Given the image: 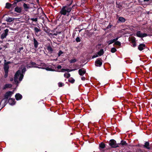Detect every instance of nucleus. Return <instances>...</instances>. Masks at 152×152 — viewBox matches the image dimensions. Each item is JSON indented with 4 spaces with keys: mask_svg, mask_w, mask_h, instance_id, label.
Segmentation results:
<instances>
[{
    "mask_svg": "<svg viewBox=\"0 0 152 152\" xmlns=\"http://www.w3.org/2000/svg\"><path fill=\"white\" fill-rule=\"evenodd\" d=\"M63 53V52L61 50H60L58 53V56H60Z\"/></svg>",
    "mask_w": 152,
    "mask_h": 152,
    "instance_id": "37998d69",
    "label": "nucleus"
},
{
    "mask_svg": "<svg viewBox=\"0 0 152 152\" xmlns=\"http://www.w3.org/2000/svg\"><path fill=\"white\" fill-rule=\"evenodd\" d=\"M86 73L85 69L82 70V69H79L78 70V73L80 76H83Z\"/></svg>",
    "mask_w": 152,
    "mask_h": 152,
    "instance_id": "4468645a",
    "label": "nucleus"
},
{
    "mask_svg": "<svg viewBox=\"0 0 152 152\" xmlns=\"http://www.w3.org/2000/svg\"><path fill=\"white\" fill-rule=\"evenodd\" d=\"M15 97L17 100H20L22 98V95L19 93L16 94L15 96Z\"/></svg>",
    "mask_w": 152,
    "mask_h": 152,
    "instance_id": "f8f14e48",
    "label": "nucleus"
},
{
    "mask_svg": "<svg viewBox=\"0 0 152 152\" xmlns=\"http://www.w3.org/2000/svg\"><path fill=\"white\" fill-rule=\"evenodd\" d=\"M44 69H45L47 71H57L56 70H54V69H52L51 68H49L48 67H47V66H46V67H45V68Z\"/></svg>",
    "mask_w": 152,
    "mask_h": 152,
    "instance_id": "393cba45",
    "label": "nucleus"
},
{
    "mask_svg": "<svg viewBox=\"0 0 152 152\" xmlns=\"http://www.w3.org/2000/svg\"><path fill=\"white\" fill-rule=\"evenodd\" d=\"M10 81H13V78H10Z\"/></svg>",
    "mask_w": 152,
    "mask_h": 152,
    "instance_id": "774afa93",
    "label": "nucleus"
},
{
    "mask_svg": "<svg viewBox=\"0 0 152 152\" xmlns=\"http://www.w3.org/2000/svg\"><path fill=\"white\" fill-rule=\"evenodd\" d=\"M146 47V46L145 44L142 43L140 44L138 46V49L139 50L142 51Z\"/></svg>",
    "mask_w": 152,
    "mask_h": 152,
    "instance_id": "6e6552de",
    "label": "nucleus"
},
{
    "mask_svg": "<svg viewBox=\"0 0 152 152\" xmlns=\"http://www.w3.org/2000/svg\"><path fill=\"white\" fill-rule=\"evenodd\" d=\"M19 76H20V77L19 78V80L21 81L23 78L24 76L23 74H21L20 71L18 70L15 73L14 75V77L15 78H18Z\"/></svg>",
    "mask_w": 152,
    "mask_h": 152,
    "instance_id": "7ed1b4c3",
    "label": "nucleus"
},
{
    "mask_svg": "<svg viewBox=\"0 0 152 152\" xmlns=\"http://www.w3.org/2000/svg\"><path fill=\"white\" fill-rule=\"evenodd\" d=\"M126 21V19L123 17H120L118 18V22L124 23Z\"/></svg>",
    "mask_w": 152,
    "mask_h": 152,
    "instance_id": "dca6fc26",
    "label": "nucleus"
},
{
    "mask_svg": "<svg viewBox=\"0 0 152 152\" xmlns=\"http://www.w3.org/2000/svg\"><path fill=\"white\" fill-rule=\"evenodd\" d=\"M11 63V62H10V61H8L7 62H6L5 63H4V64H5V65H8V64H10Z\"/></svg>",
    "mask_w": 152,
    "mask_h": 152,
    "instance_id": "4d7b16f0",
    "label": "nucleus"
},
{
    "mask_svg": "<svg viewBox=\"0 0 152 152\" xmlns=\"http://www.w3.org/2000/svg\"><path fill=\"white\" fill-rule=\"evenodd\" d=\"M46 48L47 49L48 51V53H49L50 54H51L53 53L54 50L53 48L51 47L50 45H48L47 47Z\"/></svg>",
    "mask_w": 152,
    "mask_h": 152,
    "instance_id": "ddd939ff",
    "label": "nucleus"
},
{
    "mask_svg": "<svg viewBox=\"0 0 152 152\" xmlns=\"http://www.w3.org/2000/svg\"><path fill=\"white\" fill-rule=\"evenodd\" d=\"M104 53V52L103 50V49H101L97 53V54L98 56H101Z\"/></svg>",
    "mask_w": 152,
    "mask_h": 152,
    "instance_id": "5701e85b",
    "label": "nucleus"
},
{
    "mask_svg": "<svg viewBox=\"0 0 152 152\" xmlns=\"http://www.w3.org/2000/svg\"><path fill=\"white\" fill-rule=\"evenodd\" d=\"M110 149V148H109V147L108 148H106V149L105 150H104V151H103V152H106L105 151L108 150V149Z\"/></svg>",
    "mask_w": 152,
    "mask_h": 152,
    "instance_id": "e2e57ef3",
    "label": "nucleus"
},
{
    "mask_svg": "<svg viewBox=\"0 0 152 152\" xmlns=\"http://www.w3.org/2000/svg\"><path fill=\"white\" fill-rule=\"evenodd\" d=\"M14 20V18H8L6 19V21L7 22H11Z\"/></svg>",
    "mask_w": 152,
    "mask_h": 152,
    "instance_id": "c85d7f7f",
    "label": "nucleus"
},
{
    "mask_svg": "<svg viewBox=\"0 0 152 152\" xmlns=\"http://www.w3.org/2000/svg\"><path fill=\"white\" fill-rule=\"evenodd\" d=\"M23 7L26 11H27V10L30 8L29 5L25 3H24L23 4Z\"/></svg>",
    "mask_w": 152,
    "mask_h": 152,
    "instance_id": "412c9836",
    "label": "nucleus"
},
{
    "mask_svg": "<svg viewBox=\"0 0 152 152\" xmlns=\"http://www.w3.org/2000/svg\"><path fill=\"white\" fill-rule=\"evenodd\" d=\"M28 65H31V66H37L38 64L36 63H35L33 62V61H31L29 64H28Z\"/></svg>",
    "mask_w": 152,
    "mask_h": 152,
    "instance_id": "7c9ffc66",
    "label": "nucleus"
},
{
    "mask_svg": "<svg viewBox=\"0 0 152 152\" xmlns=\"http://www.w3.org/2000/svg\"><path fill=\"white\" fill-rule=\"evenodd\" d=\"M140 127L142 129H146L147 127L145 124H141L140 125Z\"/></svg>",
    "mask_w": 152,
    "mask_h": 152,
    "instance_id": "b1692460",
    "label": "nucleus"
},
{
    "mask_svg": "<svg viewBox=\"0 0 152 152\" xmlns=\"http://www.w3.org/2000/svg\"><path fill=\"white\" fill-rule=\"evenodd\" d=\"M81 80L83 81H84L86 80V78L84 77H82L81 78Z\"/></svg>",
    "mask_w": 152,
    "mask_h": 152,
    "instance_id": "13d9d810",
    "label": "nucleus"
},
{
    "mask_svg": "<svg viewBox=\"0 0 152 152\" xmlns=\"http://www.w3.org/2000/svg\"><path fill=\"white\" fill-rule=\"evenodd\" d=\"M57 35V32H56V33H54L53 34V35L56 36Z\"/></svg>",
    "mask_w": 152,
    "mask_h": 152,
    "instance_id": "69168bd1",
    "label": "nucleus"
},
{
    "mask_svg": "<svg viewBox=\"0 0 152 152\" xmlns=\"http://www.w3.org/2000/svg\"><path fill=\"white\" fill-rule=\"evenodd\" d=\"M133 43V45H132V46L134 48L136 46L137 44H136V42L134 43Z\"/></svg>",
    "mask_w": 152,
    "mask_h": 152,
    "instance_id": "603ef678",
    "label": "nucleus"
},
{
    "mask_svg": "<svg viewBox=\"0 0 152 152\" xmlns=\"http://www.w3.org/2000/svg\"><path fill=\"white\" fill-rule=\"evenodd\" d=\"M12 85L11 84H6L3 87V89H6L7 88H10L12 87Z\"/></svg>",
    "mask_w": 152,
    "mask_h": 152,
    "instance_id": "aec40b11",
    "label": "nucleus"
},
{
    "mask_svg": "<svg viewBox=\"0 0 152 152\" xmlns=\"http://www.w3.org/2000/svg\"><path fill=\"white\" fill-rule=\"evenodd\" d=\"M109 145L111 148H116L119 146L118 144H116V141L113 139H112L110 140Z\"/></svg>",
    "mask_w": 152,
    "mask_h": 152,
    "instance_id": "f03ea898",
    "label": "nucleus"
},
{
    "mask_svg": "<svg viewBox=\"0 0 152 152\" xmlns=\"http://www.w3.org/2000/svg\"><path fill=\"white\" fill-rule=\"evenodd\" d=\"M18 3V2H17V1H16L15 0L14 2L12 4V6H13L15 7L17 5V4Z\"/></svg>",
    "mask_w": 152,
    "mask_h": 152,
    "instance_id": "8fccbe9b",
    "label": "nucleus"
},
{
    "mask_svg": "<svg viewBox=\"0 0 152 152\" xmlns=\"http://www.w3.org/2000/svg\"><path fill=\"white\" fill-rule=\"evenodd\" d=\"M48 35L49 36H50V35H51L52 36H53V34H52V33H50L49 32H48Z\"/></svg>",
    "mask_w": 152,
    "mask_h": 152,
    "instance_id": "0e129e2a",
    "label": "nucleus"
},
{
    "mask_svg": "<svg viewBox=\"0 0 152 152\" xmlns=\"http://www.w3.org/2000/svg\"><path fill=\"white\" fill-rule=\"evenodd\" d=\"M34 30L36 36H37V34L38 33L41 31L40 29L38 28L37 27H34Z\"/></svg>",
    "mask_w": 152,
    "mask_h": 152,
    "instance_id": "a211bd4d",
    "label": "nucleus"
},
{
    "mask_svg": "<svg viewBox=\"0 0 152 152\" xmlns=\"http://www.w3.org/2000/svg\"><path fill=\"white\" fill-rule=\"evenodd\" d=\"M46 29L45 28V29H44V31H45L46 33H48V32H49L50 31V28H48V27H46Z\"/></svg>",
    "mask_w": 152,
    "mask_h": 152,
    "instance_id": "f704fd0d",
    "label": "nucleus"
},
{
    "mask_svg": "<svg viewBox=\"0 0 152 152\" xmlns=\"http://www.w3.org/2000/svg\"><path fill=\"white\" fill-rule=\"evenodd\" d=\"M72 2V0H71L69 4H67V5L65 6H63L59 13L61 15H66L68 16L69 15V13L71 11L72 9L73 6L72 7H70V6L71 5Z\"/></svg>",
    "mask_w": 152,
    "mask_h": 152,
    "instance_id": "f257e3e1",
    "label": "nucleus"
},
{
    "mask_svg": "<svg viewBox=\"0 0 152 152\" xmlns=\"http://www.w3.org/2000/svg\"><path fill=\"white\" fill-rule=\"evenodd\" d=\"M105 144L103 142H102L99 144V149H103L105 147Z\"/></svg>",
    "mask_w": 152,
    "mask_h": 152,
    "instance_id": "4be33fe9",
    "label": "nucleus"
},
{
    "mask_svg": "<svg viewBox=\"0 0 152 152\" xmlns=\"http://www.w3.org/2000/svg\"><path fill=\"white\" fill-rule=\"evenodd\" d=\"M68 81L71 83H73L75 81V80L72 77L68 79Z\"/></svg>",
    "mask_w": 152,
    "mask_h": 152,
    "instance_id": "2f4dec72",
    "label": "nucleus"
},
{
    "mask_svg": "<svg viewBox=\"0 0 152 152\" xmlns=\"http://www.w3.org/2000/svg\"><path fill=\"white\" fill-rule=\"evenodd\" d=\"M58 85L59 87H60L63 86L64 85V84L63 83L61 82H59L58 83Z\"/></svg>",
    "mask_w": 152,
    "mask_h": 152,
    "instance_id": "58836bf2",
    "label": "nucleus"
},
{
    "mask_svg": "<svg viewBox=\"0 0 152 152\" xmlns=\"http://www.w3.org/2000/svg\"><path fill=\"white\" fill-rule=\"evenodd\" d=\"M122 3L117 1L116 2V7L119 10H121L122 9Z\"/></svg>",
    "mask_w": 152,
    "mask_h": 152,
    "instance_id": "9d476101",
    "label": "nucleus"
},
{
    "mask_svg": "<svg viewBox=\"0 0 152 152\" xmlns=\"http://www.w3.org/2000/svg\"><path fill=\"white\" fill-rule=\"evenodd\" d=\"M28 65H28H27L26 66V67L28 69L29 68H32L33 67L38 68V69H40L41 68L40 67H39V66H31V65Z\"/></svg>",
    "mask_w": 152,
    "mask_h": 152,
    "instance_id": "cd10ccee",
    "label": "nucleus"
},
{
    "mask_svg": "<svg viewBox=\"0 0 152 152\" xmlns=\"http://www.w3.org/2000/svg\"><path fill=\"white\" fill-rule=\"evenodd\" d=\"M33 42L34 48H37L38 47L39 43L38 42L36 39L34 37H33Z\"/></svg>",
    "mask_w": 152,
    "mask_h": 152,
    "instance_id": "1a4fd4ad",
    "label": "nucleus"
},
{
    "mask_svg": "<svg viewBox=\"0 0 152 152\" xmlns=\"http://www.w3.org/2000/svg\"><path fill=\"white\" fill-rule=\"evenodd\" d=\"M66 69H62L61 70V72H64L65 71H66Z\"/></svg>",
    "mask_w": 152,
    "mask_h": 152,
    "instance_id": "680f3d73",
    "label": "nucleus"
},
{
    "mask_svg": "<svg viewBox=\"0 0 152 152\" xmlns=\"http://www.w3.org/2000/svg\"><path fill=\"white\" fill-rule=\"evenodd\" d=\"M149 143L148 142H146L145 143V145H144L143 147L144 148H146L148 150H150L151 149V148L149 147Z\"/></svg>",
    "mask_w": 152,
    "mask_h": 152,
    "instance_id": "f3484780",
    "label": "nucleus"
},
{
    "mask_svg": "<svg viewBox=\"0 0 152 152\" xmlns=\"http://www.w3.org/2000/svg\"><path fill=\"white\" fill-rule=\"evenodd\" d=\"M114 44L115 45H118L119 46H121V42L118 41H116L115 42Z\"/></svg>",
    "mask_w": 152,
    "mask_h": 152,
    "instance_id": "c9c22d12",
    "label": "nucleus"
},
{
    "mask_svg": "<svg viewBox=\"0 0 152 152\" xmlns=\"http://www.w3.org/2000/svg\"><path fill=\"white\" fill-rule=\"evenodd\" d=\"M77 61L76 59L75 58L74 59H71V60L69 61V62L70 63H75V62H76Z\"/></svg>",
    "mask_w": 152,
    "mask_h": 152,
    "instance_id": "e433bc0d",
    "label": "nucleus"
},
{
    "mask_svg": "<svg viewBox=\"0 0 152 152\" xmlns=\"http://www.w3.org/2000/svg\"><path fill=\"white\" fill-rule=\"evenodd\" d=\"M97 57H98V55L97 54H96V55H93L92 56V58L93 59V58H95Z\"/></svg>",
    "mask_w": 152,
    "mask_h": 152,
    "instance_id": "864d4df0",
    "label": "nucleus"
},
{
    "mask_svg": "<svg viewBox=\"0 0 152 152\" xmlns=\"http://www.w3.org/2000/svg\"><path fill=\"white\" fill-rule=\"evenodd\" d=\"M23 49V47H20L19 48V50L18 51H17V53H20L21 51Z\"/></svg>",
    "mask_w": 152,
    "mask_h": 152,
    "instance_id": "49530a36",
    "label": "nucleus"
},
{
    "mask_svg": "<svg viewBox=\"0 0 152 152\" xmlns=\"http://www.w3.org/2000/svg\"><path fill=\"white\" fill-rule=\"evenodd\" d=\"M9 65H5L4 64V72L7 71L8 72V69H9Z\"/></svg>",
    "mask_w": 152,
    "mask_h": 152,
    "instance_id": "bb28decb",
    "label": "nucleus"
},
{
    "mask_svg": "<svg viewBox=\"0 0 152 152\" xmlns=\"http://www.w3.org/2000/svg\"><path fill=\"white\" fill-rule=\"evenodd\" d=\"M9 30L8 29H6L4 30V32L1 34L0 37L1 39L3 40L4 38H6L7 36L8 35V33Z\"/></svg>",
    "mask_w": 152,
    "mask_h": 152,
    "instance_id": "0eeeda50",
    "label": "nucleus"
},
{
    "mask_svg": "<svg viewBox=\"0 0 152 152\" xmlns=\"http://www.w3.org/2000/svg\"><path fill=\"white\" fill-rule=\"evenodd\" d=\"M81 39L79 37H77L76 39V41L77 42H80Z\"/></svg>",
    "mask_w": 152,
    "mask_h": 152,
    "instance_id": "79ce46f5",
    "label": "nucleus"
},
{
    "mask_svg": "<svg viewBox=\"0 0 152 152\" xmlns=\"http://www.w3.org/2000/svg\"><path fill=\"white\" fill-rule=\"evenodd\" d=\"M119 38V37H117L116 38H115L114 39H113V40L115 42L116 41H117V40H118V38Z\"/></svg>",
    "mask_w": 152,
    "mask_h": 152,
    "instance_id": "6e6d98bb",
    "label": "nucleus"
},
{
    "mask_svg": "<svg viewBox=\"0 0 152 152\" xmlns=\"http://www.w3.org/2000/svg\"><path fill=\"white\" fill-rule=\"evenodd\" d=\"M26 71V69L25 67H24L22 70L21 74L24 73Z\"/></svg>",
    "mask_w": 152,
    "mask_h": 152,
    "instance_id": "a19ab883",
    "label": "nucleus"
},
{
    "mask_svg": "<svg viewBox=\"0 0 152 152\" xmlns=\"http://www.w3.org/2000/svg\"><path fill=\"white\" fill-rule=\"evenodd\" d=\"M150 5H152V0H149L148 1Z\"/></svg>",
    "mask_w": 152,
    "mask_h": 152,
    "instance_id": "5fc2aeb1",
    "label": "nucleus"
},
{
    "mask_svg": "<svg viewBox=\"0 0 152 152\" xmlns=\"http://www.w3.org/2000/svg\"><path fill=\"white\" fill-rule=\"evenodd\" d=\"M102 60L101 58L97 59L95 62V65L96 66H101L102 65Z\"/></svg>",
    "mask_w": 152,
    "mask_h": 152,
    "instance_id": "39448f33",
    "label": "nucleus"
},
{
    "mask_svg": "<svg viewBox=\"0 0 152 152\" xmlns=\"http://www.w3.org/2000/svg\"><path fill=\"white\" fill-rule=\"evenodd\" d=\"M7 102L11 105H13L15 103V101L14 99L10 98L7 100Z\"/></svg>",
    "mask_w": 152,
    "mask_h": 152,
    "instance_id": "9b49d317",
    "label": "nucleus"
},
{
    "mask_svg": "<svg viewBox=\"0 0 152 152\" xmlns=\"http://www.w3.org/2000/svg\"><path fill=\"white\" fill-rule=\"evenodd\" d=\"M66 71L68 72L70 71L69 69H66Z\"/></svg>",
    "mask_w": 152,
    "mask_h": 152,
    "instance_id": "338daca9",
    "label": "nucleus"
},
{
    "mask_svg": "<svg viewBox=\"0 0 152 152\" xmlns=\"http://www.w3.org/2000/svg\"><path fill=\"white\" fill-rule=\"evenodd\" d=\"M18 78H15V77H14V81L15 83H18Z\"/></svg>",
    "mask_w": 152,
    "mask_h": 152,
    "instance_id": "09e8293b",
    "label": "nucleus"
},
{
    "mask_svg": "<svg viewBox=\"0 0 152 152\" xmlns=\"http://www.w3.org/2000/svg\"><path fill=\"white\" fill-rule=\"evenodd\" d=\"M136 35L138 37L143 38L147 36L148 35L146 33H142L141 31H138L136 33Z\"/></svg>",
    "mask_w": 152,
    "mask_h": 152,
    "instance_id": "423d86ee",
    "label": "nucleus"
},
{
    "mask_svg": "<svg viewBox=\"0 0 152 152\" xmlns=\"http://www.w3.org/2000/svg\"><path fill=\"white\" fill-rule=\"evenodd\" d=\"M15 1H17V2L18 3L22 1H26V0H15Z\"/></svg>",
    "mask_w": 152,
    "mask_h": 152,
    "instance_id": "bf43d9fd",
    "label": "nucleus"
},
{
    "mask_svg": "<svg viewBox=\"0 0 152 152\" xmlns=\"http://www.w3.org/2000/svg\"><path fill=\"white\" fill-rule=\"evenodd\" d=\"M22 9L21 7H16L15 8V11L18 13H20L21 12Z\"/></svg>",
    "mask_w": 152,
    "mask_h": 152,
    "instance_id": "6ab92c4d",
    "label": "nucleus"
},
{
    "mask_svg": "<svg viewBox=\"0 0 152 152\" xmlns=\"http://www.w3.org/2000/svg\"><path fill=\"white\" fill-rule=\"evenodd\" d=\"M114 42H114L113 39L112 40H110L109 41L107 42V43H108L109 45L112 44Z\"/></svg>",
    "mask_w": 152,
    "mask_h": 152,
    "instance_id": "ea45409f",
    "label": "nucleus"
},
{
    "mask_svg": "<svg viewBox=\"0 0 152 152\" xmlns=\"http://www.w3.org/2000/svg\"><path fill=\"white\" fill-rule=\"evenodd\" d=\"M5 72L4 77L6 78L8 76V72L5 71Z\"/></svg>",
    "mask_w": 152,
    "mask_h": 152,
    "instance_id": "de8ad7c7",
    "label": "nucleus"
},
{
    "mask_svg": "<svg viewBox=\"0 0 152 152\" xmlns=\"http://www.w3.org/2000/svg\"><path fill=\"white\" fill-rule=\"evenodd\" d=\"M12 6V4L9 3H7L6 4L5 7L7 9H10Z\"/></svg>",
    "mask_w": 152,
    "mask_h": 152,
    "instance_id": "a878e982",
    "label": "nucleus"
},
{
    "mask_svg": "<svg viewBox=\"0 0 152 152\" xmlns=\"http://www.w3.org/2000/svg\"><path fill=\"white\" fill-rule=\"evenodd\" d=\"M117 50L115 48H113L111 50V52L112 53H114Z\"/></svg>",
    "mask_w": 152,
    "mask_h": 152,
    "instance_id": "4c0bfd02",
    "label": "nucleus"
},
{
    "mask_svg": "<svg viewBox=\"0 0 152 152\" xmlns=\"http://www.w3.org/2000/svg\"><path fill=\"white\" fill-rule=\"evenodd\" d=\"M120 10H119L118 9H115V11L117 13V14L119 13V11Z\"/></svg>",
    "mask_w": 152,
    "mask_h": 152,
    "instance_id": "3c124183",
    "label": "nucleus"
},
{
    "mask_svg": "<svg viewBox=\"0 0 152 152\" xmlns=\"http://www.w3.org/2000/svg\"><path fill=\"white\" fill-rule=\"evenodd\" d=\"M13 94V92L11 91H9L6 92L4 96V98L3 100H4L5 102H7V99L9 97L11 96Z\"/></svg>",
    "mask_w": 152,
    "mask_h": 152,
    "instance_id": "20e7f679",
    "label": "nucleus"
},
{
    "mask_svg": "<svg viewBox=\"0 0 152 152\" xmlns=\"http://www.w3.org/2000/svg\"><path fill=\"white\" fill-rule=\"evenodd\" d=\"M120 144H121L122 145H127V143L125 141L121 140V143L120 144H118V145Z\"/></svg>",
    "mask_w": 152,
    "mask_h": 152,
    "instance_id": "c756f323",
    "label": "nucleus"
},
{
    "mask_svg": "<svg viewBox=\"0 0 152 152\" xmlns=\"http://www.w3.org/2000/svg\"><path fill=\"white\" fill-rule=\"evenodd\" d=\"M131 41L132 43L136 42V38L134 37H132L131 38Z\"/></svg>",
    "mask_w": 152,
    "mask_h": 152,
    "instance_id": "72a5a7b5",
    "label": "nucleus"
},
{
    "mask_svg": "<svg viewBox=\"0 0 152 152\" xmlns=\"http://www.w3.org/2000/svg\"><path fill=\"white\" fill-rule=\"evenodd\" d=\"M46 66V64L43 63H41L40 64H38L37 65V66L41 68L40 69H44Z\"/></svg>",
    "mask_w": 152,
    "mask_h": 152,
    "instance_id": "2eb2a0df",
    "label": "nucleus"
},
{
    "mask_svg": "<svg viewBox=\"0 0 152 152\" xmlns=\"http://www.w3.org/2000/svg\"><path fill=\"white\" fill-rule=\"evenodd\" d=\"M31 20L33 21L36 22L37 21V18H31Z\"/></svg>",
    "mask_w": 152,
    "mask_h": 152,
    "instance_id": "a18cd8bd",
    "label": "nucleus"
},
{
    "mask_svg": "<svg viewBox=\"0 0 152 152\" xmlns=\"http://www.w3.org/2000/svg\"><path fill=\"white\" fill-rule=\"evenodd\" d=\"M62 67V66H61V65H58V66H57V69H61Z\"/></svg>",
    "mask_w": 152,
    "mask_h": 152,
    "instance_id": "052dcab7",
    "label": "nucleus"
},
{
    "mask_svg": "<svg viewBox=\"0 0 152 152\" xmlns=\"http://www.w3.org/2000/svg\"><path fill=\"white\" fill-rule=\"evenodd\" d=\"M64 76L65 77L68 78L70 77V74L69 73H65L64 75Z\"/></svg>",
    "mask_w": 152,
    "mask_h": 152,
    "instance_id": "473e14b6",
    "label": "nucleus"
},
{
    "mask_svg": "<svg viewBox=\"0 0 152 152\" xmlns=\"http://www.w3.org/2000/svg\"><path fill=\"white\" fill-rule=\"evenodd\" d=\"M112 26L113 25H110V24L108 25L106 28H105V30H107L108 29L111 28Z\"/></svg>",
    "mask_w": 152,
    "mask_h": 152,
    "instance_id": "c03bdc74",
    "label": "nucleus"
}]
</instances>
